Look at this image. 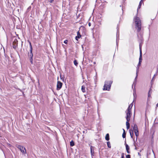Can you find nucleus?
<instances>
[{
	"mask_svg": "<svg viewBox=\"0 0 158 158\" xmlns=\"http://www.w3.org/2000/svg\"><path fill=\"white\" fill-rule=\"evenodd\" d=\"M134 20L137 31L138 32H139L141 30V21L139 18L137 16L134 18Z\"/></svg>",
	"mask_w": 158,
	"mask_h": 158,
	"instance_id": "f257e3e1",
	"label": "nucleus"
},
{
	"mask_svg": "<svg viewBox=\"0 0 158 158\" xmlns=\"http://www.w3.org/2000/svg\"><path fill=\"white\" fill-rule=\"evenodd\" d=\"M133 106V103H132L129 106L127 110L126 111L127 120H129V119H130L131 118V109Z\"/></svg>",
	"mask_w": 158,
	"mask_h": 158,
	"instance_id": "f03ea898",
	"label": "nucleus"
},
{
	"mask_svg": "<svg viewBox=\"0 0 158 158\" xmlns=\"http://www.w3.org/2000/svg\"><path fill=\"white\" fill-rule=\"evenodd\" d=\"M112 83V81H105L103 90H109Z\"/></svg>",
	"mask_w": 158,
	"mask_h": 158,
	"instance_id": "7ed1b4c3",
	"label": "nucleus"
},
{
	"mask_svg": "<svg viewBox=\"0 0 158 158\" xmlns=\"http://www.w3.org/2000/svg\"><path fill=\"white\" fill-rule=\"evenodd\" d=\"M16 146L21 151L22 153L25 154L26 153L25 148L23 146L18 145H16Z\"/></svg>",
	"mask_w": 158,
	"mask_h": 158,
	"instance_id": "20e7f679",
	"label": "nucleus"
},
{
	"mask_svg": "<svg viewBox=\"0 0 158 158\" xmlns=\"http://www.w3.org/2000/svg\"><path fill=\"white\" fill-rule=\"evenodd\" d=\"M133 131L135 133V135L136 137V138L137 137L139 136V131L138 130V127L135 124L134 126V127H133Z\"/></svg>",
	"mask_w": 158,
	"mask_h": 158,
	"instance_id": "39448f33",
	"label": "nucleus"
},
{
	"mask_svg": "<svg viewBox=\"0 0 158 158\" xmlns=\"http://www.w3.org/2000/svg\"><path fill=\"white\" fill-rule=\"evenodd\" d=\"M30 56H31V58L30 59V61L31 63L32 64L33 62H32V56H33V54L32 53V46L31 44V43H30Z\"/></svg>",
	"mask_w": 158,
	"mask_h": 158,
	"instance_id": "423d86ee",
	"label": "nucleus"
},
{
	"mask_svg": "<svg viewBox=\"0 0 158 158\" xmlns=\"http://www.w3.org/2000/svg\"><path fill=\"white\" fill-rule=\"evenodd\" d=\"M139 50H140V56L139 59V61H141L142 60V54L141 50V46L140 44L139 45Z\"/></svg>",
	"mask_w": 158,
	"mask_h": 158,
	"instance_id": "0eeeda50",
	"label": "nucleus"
},
{
	"mask_svg": "<svg viewBox=\"0 0 158 158\" xmlns=\"http://www.w3.org/2000/svg\"><path fill=\"white\" fill-rule=\"evenodd\" d=\"M62 85V83L60 81H58L57 85V90H60L61 88Z\"/></svg>",
	"mask_w": 158,
	"mask_h": 158,
	"instance_id": "6e6552de",
	"label": "nucleus"
},
{
	"mask_svg": "<svg viewBox=\"0 0 158 158\" xmlns=\"http://www.w3.org/2000/svg\"><path fill=\"white\" fill-rule=\"evenodd\" d=\"M13 47L15 49L18 46L17 41L16 40H15L13 42Z\"/></svg>",
	"mask_w": 158,
	"mask_h": 158,
	"instance_id": "1a4fd4ad",
	"label": "nucleus"
},
{
	"mask_svg": "<svg viewBox=\"0 0 158 158\" xmlns=\"http://www.w3.org/2000/svg\"><path fill=\"white\" fill-rule=\"evenodd\" d=\"M93 148H94V147L92 146H91V147H90V152H91V155L92 156H93L94 155V151Z\"/></svg>",
	"mask_w": 158,
	"mask_h": 158,
	"instance_id": "9d476101",
	"label": "nucleus"
},
{
	"mask_svg": "<svg viewBox=\"0 0 158 158\" xmlns=\"http://www.w3.org/2000/svg\"><path fill=\"white\" fill-rule=\"evenodd\" d=\"M130 120V119H129V120H127V122H126V125L127 126V129L129 128H130V124L129 123Z\"/></svg>",
	"mask_w": 158,
	"mask_h": 158,
	"instance_id": "9b49d317",
	"label": "nucleus"
},
{
	"mask_svg": "<svg viewBox=\"0 0 158 158\" xmlns=\"http://www.w3.org/2000/svg\"><path fill=\"white\" fill-rule=\"evenodd\" d=\"M126 150L128 153L129 154L130 153V152L129 151V147L128 145L126 144Z\"/></svg>",
	"mask_w": 158,
	"mask_h": 158,
	"instance_id": "f8f14e48",
	"label": "nucleus"
},
{
	"mask_svg": "<svg viewBox=\"0 0 158 158\" xmlns=\"http://www.w3.org/2000/svg\"><path fill=\"white\" fill-rule=\"evenodd\" d=\"M81 37V35L80 34L79 32L78 31L77 32V36L76 37V39L77 40H78V39L80 38Z\"/></svg>",
	"mask_w": 158,
	"mask_h": 158,
	"instance_id": "ddd939ff",
	"label": "nucleus"
},
{
	"mask_svg": "<svg viewBox=\"0 0 158 158\" xmlns=\"http://www.w3.org/2000/svg\"><path fill=\"white\" fill-rule=\"evenodd\" d=\"M152 93V89L150 88L149 91L148 93V98H149L150 97H151V94Z\"/></svg>",
	"mask_w": 158,
	"mask_h": 158,
	"instance_id": "4468645a",
	"label": "nucleus"
},
{
	"mask_svg": "<svg viewBox=\"0 0 158 158\" xmlns=\"http://www.w3.org/2000/svg\"><path fill=\"white\" fill-rule=\"evenodd\" d=\"M109 134H107L105 136V139L106 140L108 141L109 140Z\"/></svg>",
	"mask_w": 158,
	"mask_h": 158,
	"instance_id": "2eb2a0df",
	"label": "nucleus"
},
{
	"mask_svg": "<svg viewBox=\"0 0 158 158\" xmlns=\"http://www.w3.org/2000/svg\"><path fill=\"white\" fill-rule=\"evenodd\" d=\"M81 90L83 93H84L85 92V87L84 85H82L81 86Z\"/></svg>",
	"mask_w": 158,
	"mask_h": 158,
	"instance_id": "dca6fc26",
	"label": "nucleus"
},
{
	"mask_svg": "<svg viewBox=\"0 0 158 158\" xmlns=\"http://www.w3.org/2000/svg\"><path fill=\"white\" fill-rule=\"evenodd\" d=\"M129 131L131 136V138H132L133 135V131L132 130H129Z\"/></svg>",
	"mask_w": 158,
	"mask_h": 158,
	"instance_id": "f3484780",
	"label": "nucleus"
},
{
	"mask_svg": "<svg viewBox=\"0 0 158 158\" xmlns=\"http://www.w3.org/2000/svg\"><path fill=\"white\" fill-rule=\"evenodd\" d=\"M142 2H143L142 0H141V1H140L139 3V5L138 7L137 10H138L140 8L141 6V4Z\"/></svg>",
	"mask_w": 158,
	"mask_h": 158,
	"instance_id": "a211bd4d",
	"label": "nucleus"
},
{
	"mask_svg": "<svg viewBox=\"0 0 158 158\" xmlns=\"http://www.w3.org/2000/svg\"><path fill=\"white\" fill-rule=\"evenodd\" d=\"M123 132L122 135V136L123 138H125L126 137V133H125V131L124 129H123Z\"/></svg>",
	"mask_w": 158,
	"mask_h": 158,
	"instance_id": "6ab92c4d",
	"label": "nucleus"
},
{
	"mask_svg": "<svg viewBox=\"0 0 158 158\" xmlns=\"http://www.w3.org/2000/svg\"><path fill=\"white\" fill-rule=\"evenodd\" d=\"M70 145L71 147H73L74 145V143L73 141L72 140L70 142Z\"/></svg>",
	"mask_w": 158,
	"mask_h": 158,
	"instance_id": "aec40b11",
	"label": "nucleus"
},
{
	"mask_svg": "<svg viewBox=\"0 0 158 158\" xmlns=\"http://www.w3.org/2000/svg\"><path fill=\"white\" fill-rule=\"evenodd\" d=\"M73 63H74V65L76 66H77V65H78V63L77 61L76 60H74V61H73Z\"/></svg>",
	"mask_w": 158,
	"mask_h": 158,
	"instance_id": "412c9836",
	"label": "nucleus"
},
{
	"mask_svg": "<svg viewBox=\"0 0 158 158\" xmlns=\"http://www.w3.org/2000/svg\"><path fill=\"white\" fill-rule=\"evenodd\" d=\"M138 72H139V71H138V68L136 70V77L135 78V80L137 79V78L138 73Z\"/></svg>",
	"mask_w": 158,
	"mask_h": 158,
	"instance_id": "4be33fe9",
	"label": "nucleus"
},
{
	"mask_svg": "<svg viewBox=\"0 0 158 158\" xmlns=\"http://www.w3.org/2000/svg\"><path fill=\"white\" fill-rule=\"evenodd\" d=\"M142 62L141 61H139V63H138V65H137V69L138 68V69H139V67L141 65V62Z\"/></svg>",
	"mask_w": 158,
	"mask_h": 158,
	"instance_id": "5701e85b",
	"label": "nucleus"
},
{
	"mask_svg": "<svg viewBox=\"0 0 158 158\" xmlns=\"http://www.w3.org/2000/svg\"><path fill=\"white\" fill-rule=\"evenodd\" d=\"M107 146L108 148H111L110 144L109 142H107Z\"/></svg>",
	"mask_w": 158,
	"mask_h": 158,
	"instance_id": "b1692460",
	"label": "nucleus"
},
{
	"mask_svg": "<svg viewBox=\"0 0 158 158\" xmlns=\"http://www.w3.org/2000/svg\"><path fill=\"white\" fill-rule=\"evenodd\" d=\"M126 158H131V156L130 155H127L126 156Z\"/></svg>",
	"mask_w": 158,
	"mask_h": 158,
	"instance_id": "393cba45",
	"label": "nucleus"
},
{
	"mask_svg": "<svg viewBox=\"0 0 158 158\" xmlns=\"http://www.w3.org/2000/svg\"><path fill=\"white\" fill-rule=\"evenodd\" d=\"M68 42V41L67 40H66L64 41V43L65 44H67Z\"/></svg>",
	"mask_w": 158,
	"mask_h": 158,
	"instance_id": "a878e982",
	"label": "nucleus"
},
{
	"mask_svg": "<svg viewBox=\"0 0 158 158\" xmlns=\"http://www.w3.org/2000/svg\"><path fill=\"white\" fill-rule=\"evenodd\" d=\"M121 158H125L123 153L122 155Z\"/></svg>",
	"mask_w": 158,
	"mask_h": 158,
	"instance_id": "bb28decb",
	"label": "nucleus"
},
{
	"mask_svg": "<svg viewBox=\"0 0 158 158\" xmlns=\"http://www.w3.org/2000/svg\"><path fill=\"white\" fill-rule=\"evenodd\" d=\"M53 0H49V1L50 2L52 3Z\"/></svg>",
	"mask_w": 158,
	"mask_h": 158,
	"instance_id": "cd10ccee",
	"label": "nucleus"
},
{
	"mask_svg": "<svg viewBox=\"0 0 158 158\" xmlns=\"http://www.w3.org/2000/svg\"><path fill=\"white\" fill-rule=\"evenodd\" d=\"M135 92H134V93H133V95H134V97H135Z\"/></svg>",
	"mask_w": 158,
	"mask_h": 158,
	"instance_id": "c85d7f7f",
	"label": "nucleus"
},
{
	"mask_svg": "<svg viewBox=\"0 0 158 158\" xmlns=\"http://www.w3.org/2000/svg\"><path fill=\"white\" fill-rule=\"evenodd\" d=\"M89 26H90L91 24H90V23H89Z\"/></svg>",
	"mask_w": 158,
	"mask_h": 158,
	"instance_id": "c756f323",
	"label": "nucleus"
},
{
	"mask_svg": "<svg viewBox=\"0 0 158 158\" xmlns=\"http://www.w3.org/2000/svg\"><path fill=\"white\" fill-rule=\"evenodd\" d=\"M156 106L157 107L158 106V103L157 104Z\"/></svg>",
	"mask_w": 158,
	"mask_h": 158,
	"instance_id": "7c9ffc66",
	"label": "nucleus"
}]
</instances>
